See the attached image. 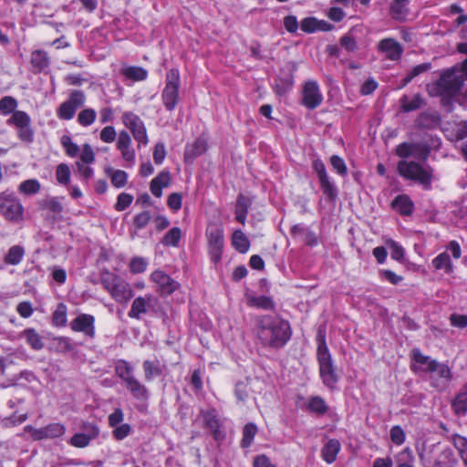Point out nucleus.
I'll list each match as a JSON object with an SVG mask.
<instances>
[{
    "label": "nucleus",
    "instance_id": "obj_1",
    "mask_svg": "<svg viewBox=\"0 0 467 467\" xmlns=\"http://www.w3.org/2000/svg\"><path fill=\"white\" fill-rule=\"evenodd\" d=\"M253 333L263 348L279 350L290 341L293 331L288 320L278 315H259L254 319Z\"/></svg>",
    "mask_w": 467,
    "mask_h": 467
},
{
    "label": "nucleus",
    "instance_id": "obj_2",
    "mask_svg": "<svg viewBox=\"0 0 467 467\" xmlns=\"http://www.w3.org/2000/svg\"><path fill=\"white\" fill-rule=\"evenodd\" d=\"M317 361L322 383L328 389H334L339 381L340 375L334 363L327 343V333L324 327H318L316 335Z\"/></svg>",
    "mask_w": 467,
    "mask_h": 467
},
{
    "label": "nucleus",
    "instance_id": "obj_3",
    "mask_svg": "<svg viewBox=\"0 0 467 467\" xmlns=\"http://www.w3.org/2000/svg\"><path fill=\"white\" fill-rule=\"evenodd\" d=\"M100 283L112 299L119 304L128 303L134 296L131 285L120 275L103 269L100 272Z\"/></svg>",
    "mask_w": 467,
    "mask_h": 467
},
{
    "label": "nucleus",
    "instance_id": "obj_4",
    "mask_svg": "<svg viewBox=\"0 0 467 467\" xmlns=\"http://www.w3.org/2000/svg\"><path fill=\"white\" fill-rule=\"evenodd\" d=\"M463 77L457 75L453 70L443 72L434 85L435 92L429 89L431 96H440L441 103L446 106L451 104V99L460 91L463 84Z\"/></svg>",
    "mask_w": 467,
    "mask_h": 467
},
{
    "label": "nucleus",
    "instance_id": "obj_5",
    "mask_svg": "<svg viewBox=\"0 0 467 467\" xmlns=\"http://www.w3.org/2000/svg\"><path fill=\"white\" fill-rule=\"evenodd\" d=\"M397 171L405 180L417 182L426 189L431 188L433 171L430 166L423 167L418 161L401 160L397 164Z\"/></svg>",
    "mask_w": 467,
    "mask_h": 467
},
{
    "label": "nucleus",
    "instance_id": "obj_6",
    "mask_svg": "<svg viewBox=\"0 0 467 467\" xmlns=\"http://www.w3.org/2000/svg\"><path fill=\"white\" fill-rule=\"evenodd\" d=\"M205 236L208 244V253L213 263L217 264L221 261L223 245L224 234L223 226L213 223L207 226Z\"/></svg>",
    "mask_w": 467,
    "mask_h": 467
},
{
    "label": "nucleus",
    "instance_id": "obj_7",
    "mask_svg": "<svg viewBox=\"0 0 467 467\" xmlns=\"http://www.w3.org/2000/svg\"><path fill=\"white\" fill-rule=\"evenodd\" d=\"M7 124L16 129V135L19 140L30 144L34 141L35 131L32 128L30 116L23 110L16 111L7 119Z\"/></svg>",
    "mask_w": 467,
    "mask_h": 467
},
{
    "label": "nucleus",
    "instance_id": "obj_8",
    "mask_svg": "<svg viewBox=\"0 0 467 467\" xmlns=\"http://www.w3.org/2000/svg\"><path fill=\"white\" fill-rule=\"evenodd\" d=\"M0 213L7 221L18 222L24 214V207L13 192H0Z\"/></svg>",
    "mask_w": 467,
    "mask_h": 467
},
{
    "label": "nucleus",
    "instance_id": "obj_9",
    "mask_svg": "<svg viewBox=\"0 0 467 467\" xmlns=\"http://www.w3.org/2000/svg\"><path fill=\"white\" fill-rule=\"evenodd\" d=\"M395 155L405 160L413 157L420 161H426L431 154V147L427 142L404 141L395 148Z\"/></svg>",
    "mask_w": 467,
    "mask_h": 467
},
{
    "label": "nucleus",
    "instance_id": "obj_10",
    "mask_svg": "<svg viewBox=\"0 0 467 467\" xmlns=\"http://www.w3.org/2000/svg\"><path fill=\"white\" fill-rule=\"evenodd\" d=\"M86 103V96L82 90H72L68 99L57 109V117L62 120H70L74 118L78 108Z\"/></svg>",
    "mask_w": 467,
    "mask_h": 467
},
{
    "label": "nucleus",
    "instance_id": "obj_11",
    "mask_svg": "<svg viewBox=\"0 0 467 467\" xmlns=\"http://www.w3.org/2000/svg\"><path fill=\"white\" fill-rule=\"evenodd\" d=\"M121 119L124 126L130 130L139 145L145 146L149 143L146 126L137 114L132 111H126L122 114Z\"/></svg>",
    "mask_w": 467,
    "mask_h": 467
},
{
    "label": "nucleus",
    "instance_id": "obj_12",
    "mask_svg": "<svg viewBox=\"0 0 467 467\" xmlns=\"http://www.w3.org/2000/svg\"><path fill=\"white\" fill-rule=\"evenodd\" d=\"M312 168L317 175L320 189L326 198L329 201H335L337 196V191L327 172L325 163L321 159H315L312 162Z\"/></svg>",
    "mask_w": 467,
    "mask_h": 467
},
{
    "label": "nucleus",
    "instance_id": "obj_13",
    "mask_svg": "<svg viewBox=\"0 0 467 467\" xmlns=\"http://www.w3.org/2000/svg\"><path fill=\"white\" fill-rule=\"evenodd\" d=\"M431 385L438 390H443L452 379V372L450 367L445 363L431 362L430 367Z\"/></svg>",
    "mask_w": 467,
    "mask_h": 467
},
{
    "label": "nucleus",
    "instance_id": "obj_14",
    "mask_svg": "<svg viewBox=\"0 0 467 467\" xmlns=\"http://www.w3.org/2000/svg\"><path fill=\"white\" fill-rule=\"evenodd\" d=\"M150 279L156 284V292L161 296H171L180 287V284L162 270L153 271Z\"/></svg>",
    "mask_w": 467,
    "mask_h": 467
},
{
    "label": "nucleus",
    "instance_id": "obj_15",
    "mask_svg": "<svg viewBox=\"0 0 467 467\" xmlns=\"http://www.w3.org/2000/svg\"><path fill=\"white\" fill-rule=\"evenodd\" d=\"M323 101V95L317 81L308 80L304 84L302 89L301 104L307 109L318 108Z\"/></svg>",
    "mask_w": 467,
    "mask_h": 467
},
{
    "label": "nucleus",
    "instance_id": "obj_16",
    "mask_svg": "<svg viewBox=\"0 0 467 467\" xmlns=\"http://www.w3.org/2000/svg\"><path fill=\"white\" fill-rule=\"evenodd\" d=\"M96 318L91 314H79L71 320L69 326L72 331L82 333L87 337L93 339L96 337Z\"/></svg>",
    "mask_w": 467,
    "mask_h": 467
},
{
    "label": "nucleus",
    "instance_id": "obj_17",
    "mask_svg": "<svg viewBox=\"0 0 467 467\" xmlns=\"http://www.w3.org/2000/svg\"><path fill=\"white\" fill-rule=\"evenodd\" d=\"M25 431L29 432L34 440L40 441L44 439H55L61 437L65 433L66 429L64 425L60 423H52L40 429H36L31 425H27L25 427Z\"/></svg>",
    "mask_w": 467,
    "mask_h": 467
},
{
    "label": "nucleus",
    "instance_id": "obj_18",
    "mask_svg": "<svg viewBox=\"0 0 467 467\" xmlns=\"http://www.w3.org/2000/svg\"><path fill=\"white\" fill-rule=\"evenodd\" d=\"M377 49L384 54L387 59L391 61H400L404 52L401 44L392 37L381 39L378 43Z\"/></svg>",
    "mask_w": 467,
    "mask_h": 467
},
{
    "label": "nucleus",
    "instance_id": "obj_19",
    "mask_svg": "<svg viewBox=\"0 0 467 467\" xmlns=\"http://www.w3.org/2000/svg\"><path fill=\"white\" fill-rule=\"evenodd\" d=\"M410 370L417 374L420 372L430 373V367L431 362H436L430 356L424 355L420 348H412L410 352Z\"/></svg>",
    "mask_w": 467,
    "mask_h": 467
},
{
    "label": "nucleus",
    "instance_id": "obj_20",
    "mask_svg": "<svg viewBox=\"0 0 467 467\" xmlns=\"http://www.w3.org/2000/svg\"><path fill=\"white\" fill-rule=\"evenodd\" d=\"M131 144L130 135L128 131L121 130L118 135L116 148L119 150L122 159L130 165H133L135 163L136 152Z\"/></svg>",
    "mask_w": 467,
    "mask_h": 467
},
{
    "label": "nucleus",
    "instance_id": "obj_21",
    "mask_svg": "<svg viewBox=\"0 0 467 467\" xmlns=\"http://www.w3.org/2000/svg\"><path fill=\"white\" fill-rule=\"evenodd\" d=\"M441 123V114L436 110H426L418 115L414 126L418 130H435Z\"/></svg>",
    "mask_w": 467,
    "mask_h": 467
},
{
    "label": "nucleus",
    "instance_id": "obj_22",
    "mask_svg": "<svg viewBox=\"0 0 467 467\" xmlns=\"http://www.w3.org/2000/svg\"><path fill=\"white\" fill-rule=\"evenodd\" d=\"M152 300H155V298L151 294L135 297L128 312V317L132 319L140 320L142 315L148 313Z\"/></svg>",
    "mask_w": 467,
    "mask_h": 467
},
{
    "label": "nucleus",
    "instance_id": "obj_23",
    "mask_svg": "<svg viewBox=\"0 0 467 467\" xmlns=\"http://www.w3.org/2000/svg\"><path fill=\"white\" fill-rule=\"evenodd\" d=\"M171 178L169 171L163 170L150 183V192L157 198L162 195V189L171 185Z\"/></svg>",
    "mask_w": 467,
    "mask_h": 467
},
{
    "label": "nucleus",
    "instance_id": "obj_24",
    "mask_svg": "<svg viewBox=\"0 0 467 467\" xmlns=\"http://www.w3.org/2000/svg\"><path fill=\"white\" fill-rule=\"evenodd\" d=\"M86 433H76L70 440V444L77 448H84L88 446L91 440L95 439L99 430L95 425H88L86 427Z\"/></svg>",
    "mask_w": 467,
    "mask_h": 467
},
{
    "label": "nucleus",
    "instance_id": "obj_25",
    "mask_svg": "<svg viewBox=\"0 0 467 467\" xmlns=\"http://www.w3.org/2000/svg\"><path fill=\"white\" fill-rule=\"evenodd\" d=\"M204 425L210 430L215 441H221L224 438V433L221 430L220 420L213 413V410H206L202 414Z\"/></svg>",
    "mask_w": 467,
    "mask_h": 467
},
{
    "label": "nucleus",
    "instance_id": "obj_26",
    "mask_svg": "<svg viewBox=\"0 0 467 467\" xmlns=\"http://www.w3.org/2000/svg\"><path fill=\"white\" fill-rule=\"evenodd\" d=\"M410 0H392L389 5V16L395 21L404 22L409 15Z\"/></svg>",
    "mask_w": 467,
    "mask_h": 467
},
{
    "label": "nucleus",
    "instance_id": "obj_27",
    "mask_svg": "<svg viewBox=\"0 0 467 467\" xmlns=\"http://www.w3.org/2000/svg\"><path fill=\"white\" fill-rule=\"evenodd\" d=\"M207 150V140L202 137H199L192 144L186 146L184 159L185 161H192L205 153Z\"/></svg>",
    "mask_w": 467,
    "mask_h": 467
},
{
    "label": "nucleus",
    "instance_id": "obj_28",
    "mask_svg": "<svg viewBox=\"0 0 467 467\" xmlns=\"http://www.w3.org/2000/svg\"><path fill=\"white\" fill-rule=\"evenodd\" d=\"M391 207L400 215L409 216L413 213L414 204L410 196L400 194L393 199Z\"/></svg>",
    "mask_w": 467,
    "mask_h": 467
},
{
    "label": "nucleus",
    "instance_id": "obj_29",
    "mask_svg": "<svg viewBox=\"0 0 467 467\" xmlns=\"http://www.w3.org/2000/svg\"><path fill=\"white\" fill-rule=\"evenodd\" d=\"M161 96L165 109L173 111L179 103L180 88L164 87Z\"/></svg>",
    "mask_w": 467,
    "mask_h": 467
},
{
    "label": "nucleus",
    "instance_id": "obj_30",
    "mask_svg": "<svg viewBox=\"0 0 467 467\" xmlns=\"http://www.w3.org/2000/svg\"><path fill=\"white\" fill-rule=\"evenodd\" d=\"M30 62L34 72L40 73L50 66V57L46 51L36 49L31 53Z\"/></svg>",
    "mask_w": 467,
    "mask_h": 467
},
{
    "label": "nucleus",
    "instance_id": "obj_31",
    "mask_svg": "<svg viewBox=\"0 0 467 467\" xmlns=\"http://www.w3.org/2000/svg\"><path fill=\"white\" fill-rule=\"evenodd\" d=\"M341 450V444L337 439H330L322 448L321 456L327 463H333Z\"/></svg>",
    "mask_w": 467,
    "mask_h": 467
},
{
    "label": "nucleus",
    "instance_id": "obj_32",
    "mask_svg": "<svg viewBox=\"0 0 467 467\" xmlns=\"http://www.w3.org/2000/svg\"><path fill=\"white\" fill-rule=\"evenodd\" d=\"M124 385L134 399L140 401H146L149 399L148 389L136 378Z\"/></svg>",
    "mask_w": 467,
    "mask_h": 467
},
{
    "label": "nucleus",
    "instance_id": "obj_33",
    "mask_svg": "<svg viewBox=\"0 0 467 467\" xmlns=\"http://www.w3.org/2000/svg\"><path fill=\"white\" fill-rule=\"evenodd\" d=\"M400 108L403 112H411L420 109L424 105V99L420 93L413 96L411 99L407 95H403L400 100Z\"/></svg>",
    "mask_w": 467,
    "mask_h": 467
},
{
    "label": "nucleus",
    "instance_id": "obj_34",
    "mask_svg": "<svg viewBox=\"0 0 467 467\" xmlns=\"http://www.w3.org/2000/svg\"><path fill=\"white\" fill-rule=\"evenodd\" d=\"M115 372L124 384L135 378L132 366L124 359L116 362Z\"/></svg>",
    "mask_w": 467,
    "mask_h": 467
},
{
    "label": "nucleus",
    "instance_id": "obj_35",
    "mask_svg": "<svg viewBox=\"0 0 467 467\" xmlns=\"http://www.w3.org/2000/svg\"><path fill=\"white\" fill-rule=\"evenodd\" d=\"M120 73L126 78L132 81H143L148 78V71L138 66H129L120 69Z\"/></svg>",
    "mask_w": 467,
    "mask_h": 467
},
{
    "label": "nucleus",
    "instance_id": "obj_36",
    "mask_svg": "<svg viewBox=\"0 0 467 467\" xmlns=\"http://www.w3.org/2000/svg\"><path fill=\"white\" fill-rule=\"evenodd\" d=\"M23 335L26 338V344L36 351L41 350L45 344L43 341V337L39 335V333L35 328H26L23 331Z\"/></svg>",
    "mask_w": 467,
    "mask_h": 467
},
{
    "label": "nucleus",
    "instance_id": "obj_37",
    "mask_svg": "<svg viewBox=\"0 0 467 467\" xmlns=\"http://www.w3.org/2000/svg\"><path fill=\"white\" fill-rule=\"evenodd\" d=\"M232 245L240 254H245L249 251L250 241L242 230H235L232 235Z\"/></svg>",
    "mask_w": 467,
    "mask_h": 467
},
{
    "label": "nucleus",
    "instance_id": "obj_38",
    "mask_svg": "<svg viewBox=\"0 0 467 467\" xmlns=\"http://www.w3.org/2000/svg\"><path fill=\"white\" fill-rule=\"evenodd\" d=\"M248 306L264 309V310H274L275 307V304L274 300L270 296H251L248 297Z\"/></svg>",
    "mask_w": 467,
    "mask_h": 467
},
{
    "label": "nucleus",
    "instance_id": "obj_39",
    "mask_svg": "<svg viewBox=\"0 0 467 467\" xmlns=\"http://www.w3.org/2000/svg\"><path fill=\"white\" fill-rule=\"evenodd\" d=\"M431 264L436 270L442 269L446 274H451L453 272V265L450 255L446 252L439 254L432 259Z\"/></svg>",
    "mask_w": 467,
    "mask_h": 467
},
{
    "label": "nucleus",
    "instance_id": "obj_40",
    "mask_svg": "<svg viewBox=\"0 0 467 467\" xmlns=\"http://www.w3.org/2000/svg\"><path fill=\"white\" fill-rule=\"evenodd\" d=\"M25 256V249L21 245H13L5 255L4 261L6 265H16L21 263Z\"/></svg>",
    "mask_w": 467,
    "mask_h": 467
},
{
    "label": "nucleus",
    "instance_id": "obj_41",
    "mask_svg": "<svg viewBox=\"0 0 467 467\" xmlns=\"http://www.w3.org/2000/svg\"><path fill=\"white\" fill-rule=\"evenodd\" d=\"M106 173L110 178L111 184L115 188L119 189L127 184L128 173L125 171L108 168Z\"/></svg>",
    "mask_w": 467,
    "mask_h": 467
},
{
    "label": "nucleus",
    "instance_id": "obj_42",
    "mask_svg": "<svg viewBox=\"0 0 467 467\" xmlns=\"http://www.w3.org/2000/svg\"><path fill=\"white\" fill-rule=\"evenodd\" d=\"M67 322V308L64 303H59L52 314V324L57 327H63Z\"/></svg>",
    "mask_w": 467,
    "mask_h": 467
},
{
    "label": "nucleus",
    "instance_id": "obj_43",
    "mask_svg": "<svg viewBox=\"0 0 467 467\" xmlns=\"http://www.w3.org/2000/svg\"><path fill=\"white\" fill-rule=\"evenodd\" d=\"M143 370L146 381H150L154 377H160L162 374V368L160 366L159 361L144 360Z\"/></svg>",
    "mask_w": 467,
    "mask_h": 467
},
{
    "label": "nucleus",
    "instance_id": "obj_44",
    "mask_svg": "<svg viewBox=\"0 0 467 467\" xmlns=\"http://www.w3.org/2000/svg\"><path fill=\"white\" fill-rule=\"evenodd\" d=\"M234 394L240 406H245L250 400V388L247 382L239 381L235 384Z\"/></svg>",
    "mask_w": 467,
    "mask_h": 467
},
{
    "label": "nucleus",
    "instance_id": "obj_45",
    "mask_svg": "<svg viewBox=\"0 0 467 467\" xmlns=\"http://www.w3.org/2000/svg\"><path fill=\"white\" fill-rule=\"evenodd\" d=\"M457 462V460L452 452V451L449 448L444 449L438 455L437 460L435 462L436 467H453Z\"/></svg>",
    "mask_w": 467,
    "mask_h": 467
},
{
    "label": "nucleus",
    "instance_id": "obj_46",
    "mask_svg": "<svg viewBox=\"0 0 467 467\" xmlns=\"http://www.w3.org/2000/svg\"><path fill=\"white\" fill-rule=\"evenodd\" d=\"M248 214V203L246 198L243 194H239L236 200L235 218L244 224Z\"/></svg>",
    "mask_w": 467,
    "mask_h": 467
},
{
    "label": "nucleus",
    "instance_id": "obj_47",
    "mask_svg": "<svg viewBox=\"0 0 467 467\" xmlns=\"http://www.w3.org/2000/svg\"><path fill=\"white\" fill-rule=\"evenodd\" d=\"M182 239V230L179 227L171 228L162 237L161 244L164 246L177 247Z\"/></svg>",
    "mask_w": 467,
    "mask_h": 467
},
{
    "label": "nucleus",
    "instance_id": "obj_48",
    "mask_svg": "<svg viewBox=\"0 0 467 467\" xmlns=\"http://www.w3.org/2000/svg\"><path fill=\"white\" fill-rule=\"evenodd\" d=\"M17 100L12 96H5L0 99V113L4 116L14 114L17 111Z\"/></svg>",
    "mask_w": 467,
    "mask_h": 467
},
{
    "label": "nucleus",
    "instance_id": "obj_49",
    "mask_svg": "<svg viewBox=\"0 0 467 467\" xmlns=\"http://www.w3.org/2000/svg\"><path fill=\"white\" fill-rule=\"evenodd\" d=\"M96 118H97L96 110L91 108H88V109H82L78 114L77 121L82 127H88L95 122Z\"/></svg>",
    "mask_w": 467,
    "mask_h": 467
},
{
    "label": "nucleus",
    "instance_id": "obj_50",
    "mask_svg": "<svg viewBox=\"0 0 467 467\" xmlns=\"http://www.w3.org/2000/svg\"><path fill=\"white\" fill-rule=\"evenodd\" d=\"M257 432V427L254 423H247L243 430V438L241 445L243 448H248L251 446L254 438Z\"/></svg>",
    "mask_w": 467,
    "mask_h": 467
},
{
    "label": "nucleus",
    "instance_id": "obj_51",
    "mask_svg": "<svg viewBox=\"0 0 467 467\" xmlns=\"http://www.w3.org/2000/svg\"><path fill=\"white\" fill-rule=\"evenodd\" d=\"M169 88H180L181 87V73L179 67H171L166 73L165 86Z\"/></svg>",
    "mask_w": 467,
    "mask_h": 467
},
{
    "label": "nucleus",
    "instance_id": "obj_52",
    "mask_svg": "<svg viewBox=\"0 0 467 467\" xmlns=\"http://www.w3.org/2000/svg\"><path fill=\"white\" fill-rule=\"evenodd\" d=\"M41 185L36 179H29L22 182L18 187L20 192L24 194H36L40 191Z\"/></svg>",
    "mask_w": 467,
    "mask_h": 467
},
{
    "label": "nucleus",
    "instance_id": "obj_53",
    "mask_svg": "<svg viewBox=\"0 0 467 467\" xmlns=\"http://www.w3.org/2000/svg\"><path fill=\"white\" fill-rule=\"evenodd\" d=\"M60 143L66 152V154L70 157H76L79 152L78 146L72 141L71 137L68 135H63L60 139Z\"/></svg>",
    "mask_w": 467,
    "mask_h": 467
},
{
    "label": "nucleus",
    "instance_id": "obj_54",
    "mask_svg": "<svg viewBox=\"0 0 467 467\" xmlns=\"http://www.w3.org/2000/svg\"><path fill=\"white\" fill-rule=\"evenodd\" d=\"M70 169L66 163H60L57 165L56 170V179L58 183L67 185L70 182Z\"/></svg>",
    "mask_w": 467,
    "mask_h": 467
},
{
    "label": "nucleus",
    "instance_id": "obj_55",
    "mask_svg": "<svg viewBox=\"0 0 467 467\" xmlns=\"http://www.w3.org/2000/svg\"><path fill=\"white\" fill-rule=\"evenodd\" d=\"M42 208L54 213H61L64 206L59 197H51L43 201Z\"/></svg>",
    "mask_w": 467,
    "mask_h": 467
},
{
    "label": "nucleus",
    "instance_id": "obj_56",
    "mask_svg": "<svg viewBox=\"0 0 467 467\" xmlns=\"http://www.w3.org/2000/svg\"><path fill=\"white\" fill-rule=\"evenodd\" d=\"M386 244L390 249V255L393 260L398 261V262H400L403 260L405 252H404V248L400 244H399L393 239H388L386 241Z\"/></svg>",
    "mask_w": 467,
    "mask_h": 467
},
{
    "label": "nucleus",
    "instance_id": "obj_57",
    "mask_svg": "<svg viewBox=\"0 0 467 467\" xmlns=\"http://www.w3.org/2000/svg\"><path fill=\"white\" fill-rule=\"evenodd\" d=\"M148 266V262L143 258L140 256H135L131 258L129 268L131 274L137 275L141 274L146 271Z\"/></svg>",
    "mask_w": 467,
    "mask_h": 467
},
{
    "label": "nucleus",
    "instance_id": "obj_58",
    "mask_svg": "<svg viewBox=\"0 0 467 467\" xmlns=\"http://www.w3.org/2000/svg\"><path fill=\"white\" fill-rule=\"evenodd\" d=\"M95 152L93 148L88 143H85L82 146V150L79 154V160L77 162H82L85 164H92L95 162Z\"/></svg>",
    "mask_w": 467,
    "mask_h": 467
},
{
    "label": "nucleus",
    "instance_id": "obj_59",
    "mask_svg": "<svg viewBox=\"0 0 467 467\" xmlns=\"http://www.w3.org/2000/svg\"><path fill=\"white\" fill-rule=\"evenodd\" d=\"M452 442L458 450L462 460L467 465V440L462 436L454 435L452 437Z\"/></svg>",
    "mask_w": 467,
    "mask_h": 467
},
{
    "label": "nucleus",
    "instance_id": "obj_60",
    "mask_svg": "<svg viewBox=\"0 0 467 467\" xmlns=\"http://www.w3.org/2000/svg\"><path fill=\"white\" fill-rule=\"evenodd\" d=\"M133 202V196L127 192H121L117 197V202L114 208L118 212L126 210Z\"/></svg>",
    "mask_w": 467,
    "mask_h": 467
},
{
    "label": "nucleus",
    "instance_id": "obj_61",
    "mask_svg": "<svg viewBox=\"0 0 467 467\" xmlns=\"http://www.w3.org/2000/svg\"><path fill=\"white\" fill-rule=\"evenodd\" d=\"M330 164L334 171H337L340 176H346L348 174V167L345 161L338 155H332L330 157Z\"/></svg>",
    "mask_w": 467,
    "mask_h": 467
},
{
    "label": "nucleus",
    "instance_id": "obj_62",
    "mask_svg": "<svg viewBox=\"0 0 467 467\" xmlns=\"http://www.w3.org/2000/svg\"><path fill=\"white\" fill-rule=\"evenodd\" d=\"M452 409H467V383H465L456 395Z\"/></svg>",
    "mask_w": 467,
    "mask_h": 467
},
{
    "label": "nucleus",
    "instance_id": "obj_63",
    "mask_svg": "<svg viewBox=\"0 0 467 467\" xmlns=\"http://www.w3.org/2000/svg\"><path fill=\"white\" fill-rule=\"evenodd\" d=\"M168 207L173 212L177 213L182 206V194L180 192H172L167 199Z\"/></svg>",
    "mask_w": 467,
    "mask_h": 467
},
{
    "label": "nucleus",
    "instance_id": "obj_64",
    "mask_svg": "<svg viewBox=\"0 0 467 467\" xmlns=\"http://www.w3.org/2000/svg\"><path fill=\"white\" fill-rule=\"evenodd\" d=\"M150 219V213L149 211H143L134 217L133 224L136 229L141 230L149 224Z\"/></svg>",
    "mask_w": 467,
    "mask_h": 467
}]
</instances>
